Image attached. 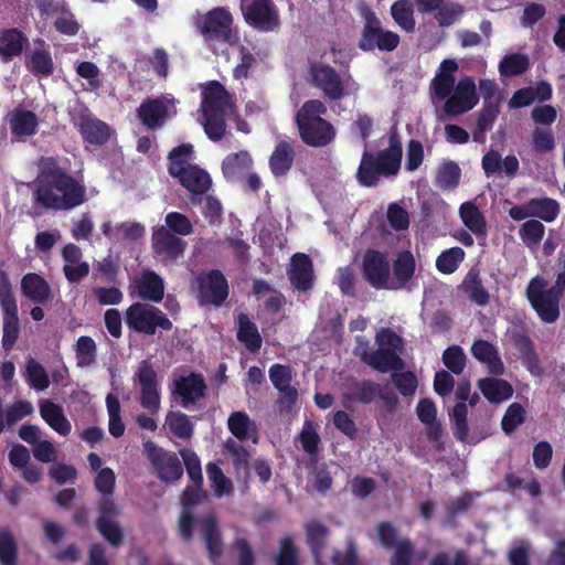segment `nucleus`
Segmentation results:
<instances>
[{"mask_svg":"<svg viewBox=\"0 0 565 565\" xmlns=\"http://www.w3.org/2000/svg\"><path fill=\"white\" fill-rule=\"evenodd\" d=\"M358 354L361 361L380 373L392 371L391 381L404 397L415 395L418 380L414 372L404 371L405 361L401 353L404 349V339L391 328H382L376 332L375 343L377 350L369 351V341L364 337H356Z\"/></svg>","mask_w":565,"mask_h":565,"instance_id":"1","label":"nucleus"},{"mask_svg":"<svg viewBox=\"0 0 565 565\" xmlns=\"http://www.w3.org/2000/svg\"><path fill=\"white\" fill-rule=\"evenodd\" d=\"M36 202L53 210H70L85 201V188L70 175L52 157L43 158L34 192Z\"/></svg>","mask_w":565,"mask_h":565,"instance_id":"2","label":"nucleus"},{"mask_svg":"<svg viewBox=\"0 0 565 565\" xmlns=\"http://www.w3.org/2000/svg\"><path fill=\"white\" fill-rule=\"evenodd\" d=\"M403 143L396 128L387 134V147L377 151L364 148L355 174L360 185L377 186L382 179L396 177L402 167Z\"/></svg>","mask_w":565,"mask_h":565,"instance_id":"3","label":"nucleus"},{"mask_svg":"<svg viewBox=\"0 0 565 565\" xmlns=\"http://www.w3.org/2000/svg\"><path fill=\"white\" fill-rule=\"evenodd\" d=\"M328 111L320 99L306 100L295 116V122L302 142L309 147L323 148L335 138V128L322 118Z\"/></svg>","mask_w":565,"mask_h":565,"instance_id":"4","label":"nucleus"},{"mask_svg":"<svg viewBox=\"0 0 565 565\" xmlns=\"http://www.w3.org/2000/svg\"><path fill=\"white\" fill-rule=\"evenodd\" d=\"M546 287L547 280L541 276H536L527 284L525 295L540 320L551 324L556 322L559 318V302L564 295L565 286L559 285L558 280H555V284L551 288Z\"/></svg>","mask_w":565,"mask_h":565,"instance_id":"5","label":"nucleus"},{"mask_svg":"<svg viewBox=\"0 0 565 565\" xmlns=\"http://www.w3.org/2000/svg\"><path fill=\"white\" fill-rule=\"evenodd\" d=\"M234 18L227 7H215L195 20V28L210 46L233 44L237 36L233 30Z\"/></svg>","mask_w":565,"mask_h":565,"instance_id":"6","label":"nucleus"},{"mask_svg":"<svg viewBox=\"0 0 565 565\" xmlns=\"http://www.w3.org/2000/svg\"><path fill=\"white\" fill-rule=\"evenodd\" d=\"M125 321L130 330L146 335H154L158 329L168 332L173 327L161 309L146 302L132 303L126 310Z\"/></svg>","mask_w":565,"mask_h":565,"instance_id":"7","label":"nucleus"},{"mask_svg":"<svg viewBox=\"0 0 565 565\" xmlns=\"http://www.w3.org/2000/svg\"><path fill=\"white\" fill-rule=\"evenodd\" d=\"M0 308L2 313V348L10 351L20 335V320L18 303L12 285L6 271L0 270Z\"/></svg>","mask_w":565,"mask_h":565,"instance_id":"8","label":"nucleus"},{"mask_svg":"<svg viewBox=\"0 0 565 565\" xmlns=\"http://www.w3.org/2000/svg\"><path fill=\"white\" fill-rule=\"evenodd\" d=\"M244 21L259 32H277L281 26L280 14L273 0H252L239 4Z\"/></svg>","mask_w":565,"mask_h":565,"instance_id":"9","label":"nucleus"},{"mask_svg":"<svg viewBox=\"0 0 565 565\" xmlns=\"http://www.w3.org/2000/svg\"><path fill=\"white\" fill-rule=\"evenodd\" d=\"M308 82L321 90L326 100L338 102L347 96L345 83L341 75L328 63L312 62L308 67Z\"/></svg>","mask_w":565,"mask_h":565,"instance_id":"10","label":"nucleus"},{"mask_svg":"<svg viewBox=\"0 0 565 565\" xmlns=\"http://www.w3.org/2000/svg\"><path fill=\"white\" fill-rule=\"evenodd\" d=\"M343 397L345 401L364 405L380 398L384 404V409L390 414L395 413L399 404L398 396L394 391L371 380L354 381Z\"/></svg>","mask_w":565,"mask_h":565,"instance_id":"11","label":"nucleus"},{"mask_svg":"<svg viewBox=\"0 0 565 565\" xmlns=\"http://www.w3.org/2000/svg\"><path fill=\"white\" fill-rule=\"evenodd\" d=\"M142 448L156 476L161 481L173 483L182 477L183 465L175 452L166 450L152 440L145 441Z\"/></svg>","mask_w":565,"mask_h":565,"instance_id":"12","label":"nucleus"},{"mask_svg":"<svg viewBox=\"0 0 565 565\" xmlns=\"http://www.w3.org/2000/svg\"><path fill=\"white\" fill-rule=\"evenodd\" d=\"M399 42V35L393 31L384 30L374 12L370 11L365 15L362 34L358 43L360 50L372 52L377 49L382 52H392L398 46Z\"/></svg>","mask_w":565,"mask_h":565,"instance_id":"13","label":"nucleus"},{"mask_svg":"<svg viewBox=\"0 0 565 565\" xmlns=\"http://www.w3.org/2000/svg\"><path fill=\"white\" fill-rule=\"evenodd\" d=\"M135 380L140 385L139 403L149 414L156 415L161 407L158 374L150 360L139 363L135 373Z\"/></svg>","mask_w":565,"mask_h":565,"instance_id":"14","label":"nucleus"},{"mask_svg":"<svg viewBox=\"0 0 565 565\" xmlns=\"http://www.w3.org/2000/svg\"><path fill=\"white\" fill-rule=\"evenodd\" d=\"M361 273L363 279L374 289H391V266L384 253L367 248L363 255Z\"/></svg>","mask_w":565,"mask_h":565,"instance_id":"15","label":"nucleus"},{"mask_svg":"<svg viewBox=\"0 0 565 565\" xmlns=\"http://www.w3.org/2000/svg\"><path fill=\"white\" fill-rule=\"evenodd\" d=\"M198 298L201 303L221 307L228 297L230 288L224 274L218 269H211L196 277Z\"/></svg>","mask_w":565,"mask_h":565,"instance_id":"16","label":"nucleus"},{"mask_svg":"<svg viewBox=\"0 0 565 565\" xmlns=\"http://www.w3.org/2000/svg\"><path fill=\"white\" fill-rule=\"evenodd\" d=\"M479 102L476 84L472 77L459 79L455 89L446 98L444 113L448 117H456L471 110Z\"/></svg>","mask_w":565,"mask_h":565,"instance_id":"17","label":"nucleus"},{"mask_svg":"<svg viewBox=\"0 0 565 565\" xmlns=\"http://www.w3.org/2000/svg\"><path fill=\"white\" fill-rule=\"evenodd\" d=\"M186 242L172 234L166 226H156L151 234V248L161 260L175 262L183 256Z\"/></svg>","mask_w":565,"mask_h":565,"instance_id":"18","label":"nucleus"},{"mask_svg":"<svg viewBox=\"0 0 565 565\" xmlns=\"http://www.w3.org/2000/svg\"><path fill=\"white\" fill-rule=\"evenodd\" d=\"M207 385L201 373L191 372L174 380L173 393L181 397V405L184 408L205 397Z\"/></svg>","mask_w":565,"mask_h":565,"instance_id":"19","label":"nucleus"},{"mask_svg":"<svg viewBox=\"0 0 565 565\" xmlns=\"http://www.w3.org/2000/svg\"><path fill=\"white\" fill-rule=\"evenodd\" d=\"M173 178L178 179L180 184L191 193V203L201 204L202 195L212 186L210 174L198 166H192Z\"/></svg>","mask_w":565,"mask_h":565,"instance_id":"20","label":"nucleus"},{"mask_svg":"<svg viewBox=\"0 0 565 565\" xmlns=\"http://www.w3.org/2000/svg\"><path fill=\"white\" fill-rule=\"evenodd\" d=\"M288 278L292 287L299 291L312 289L315 282L313 264L307 254L298 253L291 257Z\"/></svg>","mask_w":565,"mask_h":565,"instance_id":"21","label":"nucleus"},{"mask_svg":"<svg viewBox=\"0 0 565 565\" xmlns=\"http://www.w3.org/2000/svg\"><path fill=\"white\" fill-rule=\"evenodd\" d=\"M87 460L92 470L97 471L95 488L102 494V499L98 503L96 527L100 535L106 539V468H102V458L95 452H90Z\"/></svg>","mask_w":565,"mask_h":565,"instance_id":"22","label":"nucleus"},{"mask_svg":"<svg viewBox=\"0 0 565 565\" xmlns=\"http://www.w3.org/2000/svg\"><path fill=\"white\" fill-rule=\"evenodd\" d=\"M471 354L480 363L487 365L490 374L495 376L504 374L505 367L498 349L489 341L482 339L475 340L471 345Z\"/></svg>","mask_w":565,"mask_h":565,"instance_id":"23","label":"nucleus"},{"mask_svg":"<svg viewBox=\"0 0 565 565\" xmlns=\"http://www.w3.org/2000/svg\"><path fill=\"white\" fill-rule=\"evenodd\" d=\"M230 95L218 82H212L203 92L201 110L202 115H225Z\"/></svg>","mask_w":565,"mask_h":565,"instance_id":"24","label":"nucleus"},{"mask_svg":"<svg viewBox=\"0 0 565 565\" xmlns=\"http://www.w3.org/2000/svg\"><path fill=\"white\" fill-rule=\"evenodd\" d=\"M200 527L209 556L215 562L223 554V542L216 516L206 515L200 521Z\"/></svg>","mask_w":565,"mask_h":565,"instance_id":"25","label":"nucleus"},{"mask_svg":"<svg viewBox=\"0 0 565 565\" xmlns=\"http://www.w3.org/2000/svg\"><path fill=\"white\" fill-rule=\"evenodd\" d=\"M137 117L151 130L160 128L168 117V107L161 98H148L137 108Z\"/></svg>","mask_w":565,"mask_h":565,"instance_id":"26","label":"nucleus"},{"mask_svg":"<svg viewBox=\"0 0 565 565\" xmlns=\"http://www.w3.org/2000/svg\"><path fill=\"white\" fill-rule=\"evenodd\" d=\"M21 290L33 303L43 305L53 297L49 282L35 273H29L22 277Z\"/></svg>","mask_w":565,"mask_h":565,"instance_id":"27","label":"nucleus"},{"mask_svg":"<svg viewBox=\"0 0 565 565\" xmlns=\"http://www.w3.org/2000/svg\"><path fill=\"white\" fill-rule=\"evenodd\" d=\"M136 289L141 299L154 303L160 302L164 296L163 279L152 270L142 273L140 278L136 280Z\"/></svg>","mask_w":565,"mask_h":565,"instance_id":"28","label":"nucleus"},{"mask_svg":"<svg viewBox=\"0 0 565 565\" xmlns=\"http://www.w3.org/2000/svg\"><path fill=\"white\" fill-rule=\"evenodd\" d=\"M295 158L294 146L286 140L279 141L269 157L268 163L271 173L276 178L286 175L292 168Z\"/></svg>","mask_w":565,"mask_h":565,"instance_id":"29","label":"nucleus"},{"mask_svg":"<svg viewBox=\"0 0 565 565\" xmlns=\"http://www.w3.org/2000/svg\"><path fill=\"white\" fill-rule=\"evenodd\" d=\"M306 542L317 564L322 562V554L328 543L330 531L320 521L312 520L306 524Z\"/></svg>","mask_w":565,"mask_h":565,"instance_id":"30","label":"nucleus"},{"mask_svg":"<svg viewBox=\"0 0 565 565\" xmlns=\"http://www.w3.org/2000/svg\"><path fill=\"white\" fill-rule=\"evenodd\" d=\"M513 344L514 348L519 351L526 370L533 376H542L543 367L531 338L525 333H518L513 337Z\"/></svg>","mask_w":565,"mask_h":565,"instance_id":"31","label":"nucleus"},{"mask_svg":"<svg viewBox=\"0 0 565 565\" xmlns=\"http://www.w3.org/2000/svg\"><path fill=\"white\" fill-rule=\"evenodd\" d=\"M459 288L471 302L480 307H486L490 302V294L483 286L480 273L476 268H471L467 273Z\"/></svg>","mask_w":565,"mask_h":565,"instance_id":"32","label":"nucleus"},{"mask_svg":"<svg viewBox=\"0 0 565 565\" xmlns=\"http://www.w3.org/2000/svg\"><path fill=\"white\" fill-rule=\"evenodd\" d=\"M28 43V38L19 29H3L0 31V56L4 61L19 56Z\"/></svg>","mask_w":565,"mask_h":565,"instance_id":"33","label":"nucleus"},{"mask_svg":"<svg viewBox=\"0 0 565 565\" xmlns=\"http://www.w3.org/2000/svg\"><path fill=\"white\" fill-rule=\"evenodd\" d=\"M237 340L252 353L259 351L263 344L262 335L257 326L249 319L248 315L239 313L237 317Z\"/></svg>","mask_w":565,"mask_h":565,"instance_id":"34","label":"nucleus"},{"mask_svg":"<svg viewBox=\"0 0 565 565\" xmlns=\"http://www.w3.org/2000/svg\"><path fill=\"white\" fill-rule=\"evenodd\" d=\"M482 395L491 403H501L513 395L512 385L502 379L484 377L478 381Z\"/></svg>","mask_w":565,"mask_h":565,"instance_id":"35","label":"nucleus"},{"mask_svg":"<svg viewBox=\"0 0 565 565\" xmlns=\"http://www.w3.org/2000/svg\"><path fill=\"white\" fill-rule=\"evenodd\" d=\"M8 118L12 135L24 137L36 132L39 121L33 111L17 108L8 115Z\"/></svg>","mask_w":565,"mask_h":565,"instance_id":"36","label":"nucleus"},{"mask_svg":"<svg viewBox=\"0 0 565 565\" xmlns=\"http://www.w3.org/2000/svg\"><path fill=\"white\" fill-rule=\"evenodd\" d=\"M459 215L465 226L477 237L487 235L486 217L473 202H463L459 207Z\"/></svg>","mask_w":565,"mask_h":565,"instance_id":"37","label":"nucleus"},{"mask_svg":"<svg viewBox=\"0 0 565 565\" xmlns=\"http://www.w3.org/2000/svg\"><path fill=\"white\" fill-rule=\"evenodd\" d=\"M416 270V263L413 254L409 250L401 252L396 259L393 262V274L396 280L395 286L391 289H401L413 279Z\"/></svg>","mask_w":565,"mask_h":565,"instance_id":"38","label":"nucleus"},{"mask_svg":"<svg viewBox=\"0 0 565 565\" xmlns=\"http://www.w3.org/2000/svg\"><path fill=\"white\" fill-rule=\"evenodd\" d=\"M40 414L44 422L62 436H66L71 431V424L65 417L60 405L45 401L40 406Z\"/></svg>","mask_w":565,"mask_h":565,"instance_id":"39","label":"nucleus"},{"mask_svg":"<svg viewBox=\"0 0 565 565\" xmlns=\"http://www.w3.org/2000/svg\"><path fill=\"white\" fill-rule=\"evenodd\" d=\"M42 49H35L29 56L25 66L35 76L49 77L54 73L51 52L44 49V41L39 42Z\"/></svg>","mask_w":565,"mask_h":565,"instance_id":"40","label":"nucleus"},{"mask_svg":"<svg viewBox=\"0 0 565 565\" xmlns=\"http://www.w3.org/2000/svg\"><path fill=\"white\" fill-rule=\"evenodd\" d=\"M228 430L241 441L247 440L255 435L254 443L257 441V426L250 417L242 411L231 413L227 419Z\"/></svg>","mask_w":565,"mask_h":565,"instance_id":"41","label":"nucleus"},{"mask_svg":"<svg viewBox=\"0 0 565 565\" xmlns=\"http://www.w3.org/2000/svg\"><path fill=\"white\" fill-rule=\"evenodd\" d=\"M194 154V148L191 143H182L174 147L168 153V172L171 177L177 175L183 170L192 167L191 163Z\"/></svg>","mask_w":565,"mask_h":565,"instance_id":"42","label":"nucleus"},{"mask_svg":"<svg viewBox=\"0 0 565 565\" xmlns=\"http://www.w3.org/2000/svg\"><path fill=\"white\" fill-rule=\"evenodd\" d=\"M531 217H537L544 222L555 221L559 214V204L551 198H532L529 200Z\"/></svg>","mask_w":565,"mask_h":565,"instance_id":"43","label":"nucleus"},{"mask_svg":"<svg viewBox=\"0 0 565 565\" xmlns=\"http://www.w3.org/2000/svg\"><path fill=\"white\" fill-rule=\"evenodd\" d=\"M460 178V167L457 162L449 160L438 167L435 184L441 190L450 191L459 185Z\"/></svg>","mask_w":565,"mask_h":565,"instance_id":"44","label":"nucleus"},{"mask_svg":"<svg viewBox=\"0 0 565 565\" xmlns=\"http://www.w3.org/2000/svg\"><path fill=\"white\" fill-rule=\"evenodd\" d=\"M79 132L87 143L97 146L106 142V124L90 116H84L79 122Z\"/></svg>","mask_w":565,"mask_h":565,"instance_id":"45","label":"nucleus"},{"mask_svg":"<svg viewBox=\"0 0 565 565\" xmlns=\"http://www.w3.org/2000/svg\"><path fill=\"white\" fill-rule=\"evenodd\" d=\"M391 15L395 23L407 33L415 31L414 7L409 0H398L391 6Z\"/></svg>","mask_w":565,"mask_h":565,"instance_id":"46","label":"nucleus"},{"mask_svg":"<svg viewBox=\"0 0 565 565\" xmlns=\"http://www.w3.org/2000/svg\"><path fill=\"white\" fill-rule=\"evenodd\" d=\"M166 425L170 433L177 438L190 439L193 436V424L190 417L182 412L170 411L166 416Z\"/></svg>","mask_w":565,"mask_h":565,"instance_id":"47","label":"nucleus"},{"mask_svg":"<svg viewBox=\"0 0 565 565\" xmlns=\"http://www.w3.org/2000/svg\"><path fill=\"white\" fill-rule=\"evenodd\" d=\"M253 164V159L247 151L231 153L222 162V171L225 178H234L247 171Z\"/></svg>","mask_w":565,"mask_h":565,"instance_id":"48","label":"nucleus"},{"mask_svg":"<svg viewBox=\"0 0 565 565\" xmlns=\"http://www.w3.org/2000/svg\"><path fill=\"white\" fill-rule=\"evenodd\" d=\"M530 67L529 57L521 53H511L503 56L499 63V73L502 77H513L525 73Z\"/></svg>","mask_w":565,"mask_h":565,"instance_id":"49","label":"nucleus"},{"mask_svg":"<svg viewBox=\"0 0 565 565\" xmlns=\"http://www.w3.org/2000/svg\"><path fill=\"white\" fill-rule=\"evenodd\" d=\"M0 565H18V544L7 525L0 527Z\"/></svg>","mask_w":565,"mask_h":565,"instance_id":"50","label":"nucleus"},{"mask_svg":"<svg viewBox=\"0 0 565 565\" xmlns=\"http://www.w3.org/2000/svg\"><path fill=\"white\" fill-rule=\"evenodd\" d=\"M465 255V250L460 247H451L441 252L436 258L437 270L445 275L455 273L463 262Z\"/></svg>","mask_w":565,"mask_h":565,"instance_id":"51","label":"nucleus"},{"mask_svg":"<svg viewBox=\"0 0 565 565\" xmlns=\"http://www.w3.org/2000/svg\"><path fill=\"white\" fill-rule=\"evenodd\" d=\"M452 422V434L458 441H466L469 435L468 407L465 403H457L449 414Z\"/></svg>","mask_w":565,"mask_h":565,"instance_id":"52","label":"nucleus"},{"mask_svg":"<svg viewBox=\"0 0 565 565\" xmlns=\"http://www.w3.org/2000/svg\"><path fill=\"white\" fill-rule=\"evenodd\" d=\"M526 411L520 403H512L505 409L501 419V428L507 434H512L519 426L525 422Z\"/></svg>","mask_w":565,"mask_h":565,"instance_id":"53","label":"nucleus"},{"mask_svg":"<svg viewBox=\"0 0 565 565\" xmlns=\"http://www.w3.org/2000/svg\"><path fill=\"white\" fill-rule=\"evenodd\" d=\"M298 439L305 452L316 455L321 443L320 435L317 431V424L309 419L306 420Z\"/></svg>","mask_w":565,"mask_h":565,"instance_id":"54","label":"nucleus"},{"mask_svg":"<svg viewBox=\"0 0 565 565\" xmlns=\"http://www.w3.org/2000/svg\"><path fill=\"white\" fill-rule=\"evenodd\" d=\"M225 447L232 456V461H233V467L235 469V472L237 475H239L241 472H244L245 478L247 479L249 477V457H250L248 450L232 439L226 441Z\"/></svg>","mask_w":565,"mask_h":565,"instance_id":"55","label":"nucleus"},{"mask_svg":"<svg viewBox=\"0 0 565 565\" xmlns=\"http://www.w3.org/2000/svg\"><path fill=\"white\" fill-rule=\"evenodd\" d=\"M125 429L120 415V403L115 395L108 393V433L119 438L125 434Z\"/></svg>","mask_w":565,"mask_h":565,"instance_id":"56","label":"nucleus"},{"mask_svg":"<svg viewBox=\"0 0 565 565\" xmlns=\"http://www.w3.org/2000/svg\"><path fill=\"white\" fill-rule=\"evenodd\" d=\"M206 471L215 495L222 497L232 493L233 486L231 480L225 477L223 470L216 463H207Z\"/></svg>","mask_w":565,"mask_h":565,"instance_id":"57","label":"nucleus"},{"mask_svg":"<svg viewBox=\"0 0 565 565\" xmlns=\"http://www.w3.org/2000/svg\"><path fill=\"white\" fill-rule=\"evenodd\" d=\"M26 381L36 391H44L50 386L45 369L34 359H30L26 363Z\"/></svg>","mask_w":565,"mask_h":565,"instance_id":"58","label":"nucleus"},{"mask_svg":"<svg viewBox=\"0 0 565 565\" xmlns=\"http://www.w3.org/2000/svg\"><path fill=\"white\" fill-rule=\"evenodd\" d=\"M467 356L459 345H450L443 352V363L454 374L459 375L466 367Z\"/></svg>","mask_w":565,"mask_h":565,"instance_id":"59","label":"nucleus"},{"mask_svg":"<svg viewBox=\"0 0 565 565\" xmlns=\"http://www.w3.org/2000/svg\"><path fill=\"white\" fill-rule=\"evenodd\" d=\"M545 226L537 220L524 222L519 231L521 241L529 247L537 245L544 237Z\"/></svg>","mask_w":565,"mask_h":565,"instance_id":"60","label":"nucleus"},{"mask_svg":"<svg viewBox=\"0 0 565 565\" xmlns=\"http://www.w3.org/2000/svg\"><path fill=\"white\" fill-rule=\"evenodd\" d=\"M180 456L182 457L184 467L192 483L196 486L202 484V467L198 455L192 449L183 448L180 450Z\"/></svg>","mask_w":565,"mask_h":565,"instance_id":"61","label":"nucleus"},{"mask_svg":"<svg viewBox=\"0 0 565 565\" xmlns=\"http://www.w3.org/2000/svg\"><path fill=\"white\" fill-rule=\"evenodd\" d=\"M202 125L212 141L221 140L226 130L225 115H202Z\"/></svg>","mask_w":565,"mask_h":565,"instance_id":"62","label":"nucleus"},{"mask_svg":"<svg viewBox=\"0 0 565 565\" xmlns=\"http://www.w3.org/2000/svg\"><path fill=\"white\" fill-rule=\"evenodd\" d=\"M166 227L174 235L186 236L193 232V225L188 216L179 212H170L164 218Z\"/></svg>","mask_w":565,"mask_h":565,"instance_id":"63","label":"nucleus"},{"mask_svg":"<svg viewBox=\"0 0 565 565\" xmlns=\"http://www.w3.org/2000/svg\"><path fill=\"white\" fill-rule=\"evenodd\" d=\"M54 28L61 34L74 36L78 33L81 25L71 10L64 7L54 21Z\"/></svg>","mask_w":565,"mask_h":565,"instance_id":"64","label":"nucleus"}]
</instances>
